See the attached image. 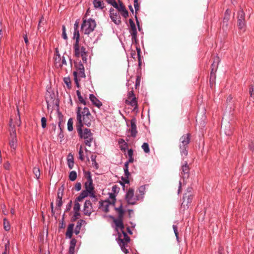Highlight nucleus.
<instances>
[{"label": "nucleus", "mask_w": 254, "mask_h": 254, "mask_svg": "<svg viewBox=\"0 0 254 254\" xmlns=\"http://www.w3.org/2000/svg\"><path fill=\"white\" fill-rule=\"evenodd\" d=\"M123 217H118L117 219H114V222L115 224L117 230H120L122 231L121 234L119 233L118 243L122 251L125 254H127L128 250L126 249V247L129 243L130 239L127 234L123 230L124 226L123 222Z\"/></svg>", "instance_id": "1"}, {"label": "nucleus", "mask_w": 254, "mask_h": 254, "mask_svg": "<svg viewBox=\"0 0 254 254\" xmlns=\"http://www.w3.org/2000/svg\"><path fill=\"white\" fill-rule=\"evenodd\" d=\"M93 117L90 113L88 108L84 107L82 109L80 107H78L76 111V119L77 123L76 127H83V125L90 127L91 125V122Z\"/></svg>", "instance_id": "2"}, {"label": "nucleus", "mask_w": 254, "mask_h": 254, "mask_svg": "<svg viewBox=\"0 0 254 254\" xmlns=\"http://www.w3.org/2000/svg\"><path fill=\"white\" fill-rule=\"evenodd\" d=\"M76 130L79 136L84 139L86 145L90 147L93 140V133L91 130L87 128L82 129V127H76Z\"/></svg>", "instance_id": "3"}, {"label": "nucleus", "mask_w": 254, "mask_h": 254, "mask_svg": "<svg viewBox=\"0 0 254 254\" xmlns=\"http://www.w3.org/2000/svg\"><path fill=\"white\" fill-rule=\"evenodd\" d=\"M96 26L95 21L92 18H89L83 20L81 26V29L84 34L88 35L94 30Z\"/></svg>", "instance_id": "4"}, {"label": "nucleus", "mask_w": 254, "mask_h": 254, "mask_svg": "<svg viewBox=\"0 0 254 254\" xmlns=\"http://www.w3.org/2000/svg\"><path fill=\"white\" fill-rule=\"evenodd\" d=\"M73 49L74 55L76 57H81L83 63H86L88 59V52L86 48L81 46L79 44H74Z\"/></svg>", "instance_id": "5"}, {"label": "nucleus", "mask_w": 254, "mask_h": 254, "mask_svg": "<svg viewBox=\"0 0 254 254\" xmlns=\"http://www.w3.org/2000/svg\"><path fill=\"white\" fill-rule=\"evenodd\" d=\"M142 199V197L139 195H134V190L132 188H129L126 192L125 200L129 205H134L136 202Z\"/></svg>", "instance_id": "6"}, {"label": "nucleus", "mask_w": 254, "mask_h": 254, "mask_svg": "<svg viewBox=\"0 0 254 254\" xmlns=\"http://www.w3.org/2000/svg\"><path fill=\"white\" fill-rule=\"evenodd\" d=\"M180 140L181 143L180 144L181 154L182 156H186L188 155V151L186 148L190 141V134L188 133L183 135Z\"/></svg>", "instance_id": "7"}, {"label": "nucleus", "mask_w": 254, "mask_h": 254, "mask_svg": "<svg viewBox=\"0 0 254 254\" xmlns=\"http://www.w3.org/2000/svg\"><path fill=\"white\" fill-rule=\"evenodd\" d=\"M73 74L76 86L79 88L80 86L79 81L80 80V78L85 77L83 65L81 64H79L78 68V71H74Z\"/></svg>", "instance_id": "8"}, {"label": "nucleus", "mask_w": 254, "mask_h": 254, "mask_svg": "<svg viewBox=\"0 0 254 254\" xmlns=\"http://www.w3.org/2000/svg\"><path fill=\"white\" fill-rule=\"evenodd\" d=\"M238 26L240 30L243 32L246 30L245 14L241 9L239 11L238 14Z\"/></svg>", "instance_id": "9"}, {"label": "nucleus", "mask_w": 254, "mask_h": 254, "mask_svg": "<svg viewBox=\"0 0 254 254\" xmlns=\"http://www.w3.org/2000/svg\"><path fill=\"white\" fill-rule=\"evenodd\" d=\"M193 195L190 193H186L184 195L183 201L182 203L181 208L183 211L189 208V204L192 201Z\"/></svg>", "instance_id": "10"}, {"label": "nucleus", "mask_w": 254, "mask_h": 254, "mask_svg": "<svg viewBox=\"0 0 254 254\" xmlns=\"http://www.w3.org/2000/svg\"><path fill=\"white\" fill-rule=\"evenodd\" d=\"M9 144L11 149H12L13 151L16 150L17 144L16 131L15 129L10 131L9 139Z\"/></svg>", "instance_id": "11"}, {"label": "nucleus", "mask_w": 254, "mask_h": 254, "mask_svg": "<svg viewBox=\"0 0 254 254\" xmlns=\"http://www.w3.org/2000/svg\"><path fill=\"white\" fill-rule=\"evenodd\" d=\"M129 23L130 24V33L131 35V40L132 43H137V31L135 25L131 19H129Z\"/></svg>", "instance_id": "12"}, {"label": "nucleus", "mask_w": 254, "mask_h": 254, "mask_svg": "<svg viewBox=\"0 0 254 254\" xmlns=\"http://www.w3.org/2000/svg\"><path fill=\"white\" fill-rule=\"evenodd\" d=\"M110 17L112 21L116 25H119L121 23V17L114 8L110 9Z\"/></svg>", "instance_id": "13"}, {"label": "nucleus", "mask_w": 254, "mask_h": 254, "mask_svg": "<svg viewBox=\"0 0 254 254\" xmlns=\"http://www.w3.org/2000/svg\"><path fill=\"white\" fill-rule=\"evenodd\" d=\"M126 103L131 106L132 107H134L136 106L137 105V101L136 98L135 97V95L133 93V90L128 92L127 94V99L126 101Z\"/></svg>", "instance_id": "14"}, {"label": "nucleus", "mask_w": 254, "mask_h": 254, "mask_svg": "<svg viewBox=\"0 0 254 254\" xmlns=\"http://www.w3.org/2000/svg\"><path fill=\"white\" fill-rule=\"evenodd\" d=\"M87 181L85 183V190L88 191L90 193H93L94 187L93 186L92 179L91 176V173L89 172H87Z\"/></svg>", "instance_id": "15"}, {"label": "nucleus", "mask_w": 254, "mask_h": 254, "mask_svg": "<svg viewBox=\"0 0 254 254\" xmlns=\"http://www.w3.org/2000/svg\"><path fill=\"white\" fill-rule=\"evenodd\" d=\"M92 212V203L90 200H86L84 204L83 212L85 215L90 216Z\"/></svg>", "instance_id": "16"}, {"label": "nucleus", "mask_w": 254, "mask_h": 254, "mask_svg": "<svg viewBox=\"0 0 254 254\" xmlns=\"http://www.w3.org/2000/svg\"><path fill=\"white\" fill-rule=\"evenodd\" d=\"M128 131L130 133V136L135 137L137 133L136 130V122L134 119L130 121V128L128 129Z\"/></svg>", "instance_id": "17"}, {"label": "nucleus", "mask_w": 254, "mask_h": 254, "mask_svg": "<svg viewBox=\"0 0 254 254\" xmlns=\"http://www.w3.org/2000/svg\"><path fill=\"white\" fill-rule=\"evenodd\" d=\"M124 170L125 177V178H123L122 180L124 181V183L129 184L128 176L129 175V172L128 171V165H127V163H125Z\"/></svg>", "instance_id": "18"}, {"label": "nucleus", "mask_w": 254, "mask_h": 254, "mask_svg": "<svg viewBox=\"0 0 254 254\" xmlns=\"http://www.w3.org/2000/svg\"><path fill=\"white\" fill-rule=\"evenodd\" d=\"M89 99L95 106L100 108L102 106V102L99 101L93 94H90Z\"/></svg>", "instance_id": "19"}, {"label": "nucleus", "mask_w": 254, "mask_h": 254, "mask_svg": "<svg viewBox=\"0 0 254 254\" xmlns=\"http://www.w3.org/2000/svg\"><path fill=\"white\" fill-rule=\"evenodd\" d=\"M93 4L96 9H103L105 7V3L101 0H93Z\"/></svg>", "instance_id": "20"}, {"label": "nucleus", "mask_w": 254, "mask_h": 254, "mask_svg": "<svg viewBox=\"0 0 254 254\" xmlns=\"http://www.w3.org/2000/svg\"><path fill=\"white\" fill-rule=\"evenodd\" d=\"M189 167L187 163L182 166L181 175L183 178H187L189 176Z\"/></svg>", "instance_id": "21"}, {"label": "nucleus", "mask_w": 254, "mask_h": 254, "mask_svg": "<svg viewBox=\"0 0 254 254\" xmlns=\"http://www.w3.org/2000/svg\"><path fill=\"white\" fill-rule=\"evenodd\" d=\"M62 58V57H61L58 51L56 50V54L54 57L55 64L56 67H60L62 66V64L61 63Z\"/></svg>", "instance_id": "22"}, {"label": "nucleus", "mask_w": 254, "mask_h": 254, "mask_svg": "<svg viewBox=\"0 0 254 254\" xmlns=\"http://www.w3.org/2000/svg\"><path fill=\"white\" fill-rule=\"evenodd\" d=\"M230 14H231V10L227 9L225 12V16H224L223 23H222L223 28H224L225 26L226 28L227 27L228 22V20L229 19Z\"/></svg>", "instance_id": "23"}, {"label": "nucleus", "mask_w": 254, "mask_h": 254, "mask_svg": "<svg viewBox=\"0 0 254 254\" xmlns=\"http://www.w3.org/2000/svg\"><path fill=\"white\" fill-rule=\"evenodd\" d=\"M111 203L109 201L105 200L101 203L100 208L105 212H108L109 211V205Z\"/></svg>", "instance_id": "24"}, {"label": "nucleus", "mask_w": 254, "mask_h": 254, "mask_svg": "<svg viewBox=\"0 0 254 254\" xmlns=\"http://www.w3.org/2000/svg\"><path fill=\"white\" fill-rule=\"evenodd\" d=\"M74 225L73 223L68 225L66 232L65 236L66 238H71L72 236L73 230Z\"/></svg>", "instance_id": "25"}, {"label": "nucleus", "mask_w": 254, "mask_h": 254, "mask_svg": "<svg viewBox=\"0 0 254 254\" xmlns=\"http://www.w3.org/2000/svg\"><path fill=\"white\" fill-rule=\"evenodd\" d=\"M76 244V240L75 239H72L70 242L69 254H74L75 252V247Z\"/></svg>", "instance_id": "26"}, {"label": "nucleus", "mask_w": 254, "mask_h": 254, "mask_svg": "<svg viewBox=\"0 0 254 254\" xmlns=\"http://www.w3.org/2000/svg\"><path fill=\"white\" fill-rule=\"evenodd\" d=\"M219 62V58H217L216 59V62L214 61L211 65V72L210 74L211 77L213 76V74H214L217 70L218 62Z\"/></svg>", "instance_id": "27"}, {"label": "nucleus", "mask_w": 254, "mask_h": 254, "mask_svg": "<svg viewBox=\"0 0 254 254\" xmlns=\"http://www.w3.org/2000/svg\"><path fill=\"white\" fill-rule=\"evenodd\" d=\"M90 193L88 191L86 190H83L80 195L76 198L77 201H82L85 197H87L88 194Z\"/></svg>", "instance_id": "28"}, {"label": "nucleus", "mask_w": 254, "mask_h": 254, "mask_svg": "<svg viewBox=\"0 0 254 254\" xmlns=\"http://www.w3.org/2000/svg\"><path fill=\"white\" fill-rule=\"evenodd\" d=\"M67 165L70 169H72L74 166L73 157L70 154L68 155Z\"/></svg>", "instance_id": "29"}, {"label": "nucleus", "mask_w": 254, "mask_h": 254, "mask_svg": "<svg viewBox=\"0 0 254 254\" xmlns=\"http://www.w3.org/2000/svg\"><path fill=\"white\" fill-rule=\"evenodd\" d=\"M46 101L47 105V108L49 109L50 106H51L54 103L53 97L50 95L49 97L47 96L46 97Z\"/></svg>", "instance_id": "30"}, {"label": "nucleus", "mask_w": 254, "mask_h": 254, "mask_svg": "<svg viewBox=\"0 0 254 254\" xmlns=\"http://www.w3.org/2000/svg\"><path fill=\"white\" fill-rule=\"evenodd\" d=\"M73 38L75 39V42L74 44H79L80 34L78 29L74 30V36Z\"/></svg>", "instance_id": "31"}, {"label": "nucleus", "mask_w": 254, "mask_h": 254, "mask_svg": "<svg viewBox=\"0 0 254 254\" xmlns=\"http://www.w3.org/2000/svg\"><path fill=\"white\" fill-rule=\"evenodd\" d=\"M138 193H136V195H139L140 196L143 197V195L145 192V187L144 186H140L138 190Z\"/></svg>", "instance_id": "32"}, {"label": "nucleus", "mask_w": 254, "mask_h": 254, "mask_svg": "<svg viewBox=\"0 0 254 254\" xmlns=\"http://www.w3.org/2000/svg\"><path fill=\"white\" fill-rule=\"evenodd\" d=\"M116 210L118 212V217H123L124 214L125 213L124 210L123 209V206L122 204L119 207L116 208Z\"/></svg>", "instance_id": "33"}, {"label": "nucleus", "mask_w": 254, "mask_h": 254, "mask_svg": "<svg viewBox=\"0 0 254 254\" xmlns=\"http://www.w3.org/2000/svg\"><path fill=\"white\" fill-rule=\"evenodd\" d=\"M77 178V173L75 171H72L69 175V179L71 181H74Z\"/></svg>", "instance_id": "34"}, {"label": "nucleus", "mask_w": 254, "mask_h": 254, "mask_svg": "<svg viewBox=\"0 0 254 254\" xmlns=\"http://www.w3.org/2000/svg\"><path fill=\"white\" fill-rule=\"evenodd\" d=\"M64 191V188L63 186L59 188L58 193H57V198H63V194Z\"/></svg>", "instance_id": "35"}, {"label": "nucleus", "mask_w": 254, "mask_h": 254, "mask_svg": "<svg viewBox=\"0 0 254 254\" xmlns=\"http://www.w3.org/2000/svg\"><path fill=\"white\" fill-rule=\"evenodd\" d=\"M76 94L78 96V98L80 102L83 105H85L86 104V101L85 99L83 98V97L81 96L80 92L79 90H77Z\"/></svg>", "instance_id": "36"}, {"label": "nucleus", "mask_w": 254, "mask_h": 254, "mask_svg": "<svg viewBox=\"0 0 254 254\" xmlns=\"http://www.w3.org/2000/svg\"><path fill=\"white\" fill-rule=\"evenodd\" d=\"M141 148H142L144 152L146 153H148L150 152L149 145L147 143H143L141 146Z\"/></svg>", "instance_id": "37"}, {"label": "nucleus", "mask_w": 254, "mask_h": 254, "mask_svg": "<svg viewBox=\"0 0 254 254\" xmlns=\"http://www.w3.org/2000/svg\"><path fill=\"white\" fill-rule=\"evenodd\" d=\"M3 227L5 231H8L10 229L9 223L6 218L3 219Z\"/></svg>", "instance_id": "38"}, {"label": "nucleus", "mask_w": 254, "mask_h": 254, "mask_svg": "<svg viewBox=\"0 0 254 254\" xmlns=\"http://www.w3.org/2000/svg\"><path fill=\"white\" fill-rule=\"evenodd\" d=\"M67 129L69 131H72L73 130V120L71 118H70L67 122Z\"/></svg>", "instance_id": "39"}, {"label": "nucleus", "mask_w": 254, "mask_h": 254, "mask_svg": "<svg viewBox=\"0 0 254 254\" xmlns=\"http://www.w3.org/2000/svg\"><path fill=\"white\" fill-rule=\"evenodd\" d=\"M33 173L37 179H38L40 177V170L38 167H34L33 170Z\"/></svg>", "instance_id": "40"}, {"label": "nucleus", "mask_w": 254, "mask_h": 254, "mask_svg": "<svg viewBox=\"0 0 254 254\" xmlns=\"http://www.w3.org/2000/svg\"><path fill=\"white\" fill-rule=\"evenodd\" d=\"M79 201H77L76 199L75 200L74 205L73 207V211H79L80 209V205L79 203Z\"/></svg>", "instance_id": "41"}, {"label": "nucleus", "mask_w": 254, "mask_h": 254, "mask_svg": "<svg viewBox=\"0 0 254 254\" xmlns=\"http://www.w3.org/2000/svg\"><path fill=\"white\" fill-rule=\"evenodd\" d=\"M114 7L116 8V9H117L118 10V11L120 12H121L122 11H123L125 9H126L125 6L122 2H121L119 5L117 3V7Z\"/></svg>", "instance_id": "42"}, {"label": "nucleus", "mask_w": 254, "mask_h": 254, "mask_svg": "<svg viewBox=\"0 0 254 254\" xmlns=\"http://www.w3.org/2000/svg\"><path fill=\"white\" fill-rule=\"evenodd\" d=\"M79 159L82 161H83L84 159L83 155V151L82 149V146H80L79 150Z\"/></svg>", "instance_id": "43"}, {"label": "nucleus", "mask_w": 254, "mask_h": 254, "mask_svg": "<svg viewBox=\"0 0 254 254\" xmlns=\"http://www.w3.org/2000/svg\"><path fill=\"white\" fill-rule=\"evenodd\" d=\"M64 83L66 85V86L68 88H70L71 82L70 78L68 77H64Z\"/></svg>", "instance_id": "44"}, {"label": "nucleus", "mask_w": 254, "mask_h": 254, "mask_svg": "<svg viewBox=\"0 0 254 254\" xmlns=\"http://www.w3.org/2000/svg\"><path fill=\"white\" fill-rule=\"evenodd\" d=\"M63 204V201L62 198H58L56 200V208H60Z\"/></svg>", "instance_id": "45"}, {"label": "nucleus", "mask_w": 254, "mask_h": 254, "mask_svg": "<svg viewBox=\"0 0 254 254\" xmlns=\"http://www.w3.org/2000/svg\"><path fill=\"white\" fill-rule=\"evenodd\" d=\"M173 230L175 234L177 240L179 241V233L178 231V228L176 225H173Z\"/></svg>", "instance_id": "46"}, {"label": "nucleus", "mask_w": 254, "mask_h": 254, "mask_svg": "<svg viewBox=\"0 0 254 254\" xmlns=\"http://www.w3.org/2000/svg\"><path fill=\"white\" fill-rule=\"evenodd\" d=\"M62 31H63V32H62V37L64 40H67V35H66V33L65 27L64 25H63L62 26Z\"/></svg>", "instance_id": "47"}, {"label": "nucleus", "mask_w": 254, "mask_h": 254, "mask_svg": "<svg viewBox=\"0 0 254 254\" xmlns=\"http://www.w3.org/2000/svg\"><path fill=\"white\" fill-rule=\"evenodd\" d=\"M81 225V222L77 223V224L76 225V227L75 228V230H74V233H75L76 235H77L79 233Z\"/></svg>", "instance_id": "48"}, {"label": "nucleus", "mask_w": 254, "mask_h": 254, "mask_svg": "<svg viewBox=\"0 0 254 254\" xmlns=\"http://www.w3.org/2000/svg\"><path fill=\"white\" fill-rule=\"evenodd\" d=\"M41 126L42 128H44L46 127V123H47V119L45 117H42L41 118Z\"/></svg>", "instance_id": "49"}, {"label": "nucleus", "mask_w": 254, "mask_h": 254, "mask_svg": "<svg viewBox=\"0 0 254 254\" xmlns=\"http://www.w3.org/2000/svg\"><path fill=\"white\" fill-rule=\"evenodd\" d=\"M107 1L114 7H117V3L116 0H107Z\"/></svg>", "instance_id": "50"}, {"label": "nucleus", "mask_w": 254, "mask_h": 254, "mask_svg": "<svg viewBox=\"0 0 254 254\" xmlns=\"http://www.w3.org/2000/svg\"><path fill=\"white\" fill-rule=\"evenodd\" d=\"M122 15L125 18H127L128 16V12L126 9L121 12Z\"/></svg>", "instance_id": "51"}, {"label": "nucleus", "mask_w": 254, "mask_h": 254, "mask_svg": "<svg viewBox=\"0 0 254 254\" xmlns=\"http://www.w3.org/2000/svg\"><path fill=\"white\" fill-rule=\"evenodd\" d=\"M133 2H134L133 5H134V8H135V10L137 11L139 9V5H138V0H133Z\"/></svg>", "instance_id": "52"}, {"label": "nucleus", "mask_w": 254, "mask_h": 254, "mask_svg": "<svg viewBox=\"0 0 254 254\" xmlns=\"http://www.w3.org/2000/svg\"><path fill=\"white\" fill-rule=\"evenodd\" d=\"M81 189V185L80 183H77L75 185V189L76 191H79Z\"/></svg>", "instance_id": "53"}, {"label": "nucleus", "mask_w": 254, "mask_h": 254, "mask_svg": "<svg viewBox=\"0 0 254 254\" xmlns=\"http://www.w3.org/2000/svg\"><path fill=\"white\" fill-rule=\"evenodd\" d=\"M74 211V215H73L74 219H78L80 216L79 211Z\"/></svg>", "instance_id": "54"}, {"label": "nucleus", "mask_w": 254, "mask_h": 254, "mask_svg": "<svg viewBox=\"0 0 254 254\" xmlns=\"http://www.w3.org/2000/svg\"><path fill=\"white\" fill-rule=\"evenodd\" d=\"M44 22V20L43 17H41L40 20H39V24L38 25V30L40 29V27H41V24H43Z\"/></svg>", "instance_id": "55"}, {"label": "nucleus", "mask_w": 254, "mask_h": 254, "mask_svg": "<svg viewBox=\"0 0 254 254\" xmlns=\"http://www.w3.org/2000/svg\"><path fill=\"white\" fill-rule=\"evenodd\" d=\"M110 198L112 199V203L114 204L116 200L115 194L114 193H110Z\"/></svg>", "instance_id": "56"}, {"label": "nucleus", "mask_w": 254, "mask_h": 254, "mask_svg": "<svg viewBox=\"0 0 254 254\" xmlns=\"http://www.w3.org/2000/svg\"><path fill=\"white\" fill-rule=\"evenodd\" d=\"M3 167H4L5 169L9 170V168H10V164H9V163L8 162H5L4 164V165H3Z\"/></svg>", "instance_id": "57"}, {"label": "nucleus", "mask_w": 254, "mask_h": 254, "mask_svg": "<svg viewBox=\"0 0 254 254\" xmlns=\"http://www.w3.org/2000/svg\"><path fill=\"white\" fill-rule=\"evenodd\" d=\"M127 146V143H125L124 144H122L120 146V148H121V149L122 150H124L125 151V150L126 149V148Z\"/></svg>", "instance_id": "58"}, {"label": "nucleus", "mask_w": 254, "mask_h": 254, "mask_svg": "<svg viewBox=\"0 0 254 254\" xmlns=\"http://www.w3.org/2000/svg\"><path fill=\"white\" fill-rule=\"evenodd\" d=\"M127 154H128V157L133 156V152L132 149H128V151H127Z\"/></svg>", "instance_id": "59"}, {"label": "nucleus", "mask_w": 254, "mask_h": 254, "mask_svg": "<svg viewBox=\"0 0 254 254\" xmlns=\"http://www.w3.org/2000/svg\"><path fill=\"white\" fill-rule=\"evenodd\" d=\"M136 51H137L138 58L139 60H140V53L141 52L140 49V48L136 47Z\"/></svg>", "instance_id": "60"}, {"label": "nucleus", "mask_w": 254, "mask_h": 254, "mask_svg": "<svg viewBox=\"0 0 254 254\" xmlns=\"http://www.w3.org/2000/svg\"><path fill=\"white\" fill-rule=\"evenodd\" d=\"M133 161H134V159H133V156H130V157H128V160L126 163H127V165H128V164L129 163H132Z\"/></svg>", "instance_id": "61"}, {"label": "nucleus", "mask_w": 254, "mask_h": 254, "mask_svg": "<svg viewBox=\"0 0 254 254\" xmlns=\"http://www.w3.org/2000/svg\"><path fill=\"white\" fill-rule=\"evenodd\" d=\"M62 64V66L63 65H66V61H65V58L64 57H63L62 58V61H61V63Z\"/></svg>", "instance_id": "62"}, {"label": "nucleus", "mask_w": 254, "mask_h": 254, "mask_svg": "<svg viewBox=\"0 0 254 254\" xmlns=\"http://www.w3.org/2000/svg\"><path fill=\"white\" fill-rule=\"evenodd\" d=\"M92 165L95 169H97L98 168V165L96 161L92 162Z\"/></svg>", "instance_id": "63"}, {"label": "nucleus", "mask_w": 254, "mask_h": 254, "mask_svg": "<svg viewBox=\"0 0 254 254\" xmlns=\"http://www.w3.org/2000/svg\"><path fill=\"white\" fill-rule=\"evenodd\" d=\"M249 148L250 149L253 150L254 148V142H252L250 145H249Z\"/></svg>", "instance_id": "64"}]
</instances>
